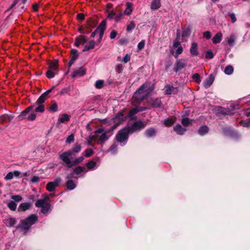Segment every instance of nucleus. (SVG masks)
<instances>
[{
  "mask_svg": "<svg viewBox=\"0 0 250 250\" xmlns=\"http://www.w3.org/2000/svg\"><path fill=\"white\" fill-rule=\"evenodd\" d=\"M126 119V116L124 114V110H122L118 112L115 118L112 119L115 123L113 125L108 131H105L103 128H99L91 134L90 137L92 141L96 142L97 144L102 143L107 140L109 137L107 133L112 132L120 124L124 122Z\"/></svg>",
  "mask_w": 250,
  "mask_h": 250,
  "instance_id": "f257e3e1",
  "label": "nucleus"
},
{
  "mask_svg": "<svg viewBox=\"0 0 250 250\" xmlns=\"http://www.w3.org/2000/svg\"><path fill=\"white\" fill-rule=\"evenodd\" d=\"M154 89L153 84L146 82L143 84L137 90L133 96V101L136 103H140L152 92Z\"/></svg>",
  "mask_w": 250,
  "mask_h": 250,
  "instance_id": "f03ea898",
  "label": "nucleus"
},
{
  "mask_svg": "<svg viewBox=\"0 0 250 250\" xmlns=\"http://www.w3.org/2000/svg\"><path fill=\"white\" fill-rule=\"evenodd\" d=\"M38 216L35 214H31L24 220H21L19 228L21 231L26 232L29 229L31 226L38 221Z\"/></svg>",
  "mask_w": 250,
  "mask_h": 250,
  "instance_id": "7ed1b4c3",
  "label": "nucleus"
},
{
  "mask_svg": "<svg viewBox=\"0 0 250 250\" xmlns=\"http://www.w3.org/2000/svg\"><path fill=\"white\" fill-rule=\"evenodd\" d=\"M128 128L126 127L120 130L116 135L117 140L120 143H123V145H125L128 138V134H131Z\"/></svg>",
  "mask_w": 250,
  "mask_h": 250,
  "instance_id": "20e7f679",
  "label": "nucleus"
},
{
  "mask_svg": "<svg viewBox=\"0 0 250 250\" xmlns=\"http://www.w3.org/2000/svg\"><path fill=\"white\" fill-rule=\"evenodd\" d=\"M35 205L37 208H41V211L43 214H47L50 210V204L45 202L44 199H40L37 200Z\"/></svg>",
  "mask_w": 250,
  "mask_h": 250,
  "instance_id": "39448f33",
  "label": "nucleus"
},
{
  "mask_svg": "<svg viewBox=\"0 0 250 250\" xmlns=\"http://www.w3.org/2000/svg\"><path fill=\"white\" fill-rule=\"evenodd\" d=\"M72 151L68 150L59 155V158L68 168L73 167V160H71Z\"/></svg>",
  "mask_w": 250,
  "mask_h": 250,
  "instance_id": "423d86ee",
  "label": "nucleus"
},
{
  "mask_svg": "<svg viewBox=\"0 0 250 250\" xmlns=\"http://www.w3.org/2000/svg\"><path fill=\"white\" fill-rule=\"evenodd\" d=\"M145 126V125L142 121H137L135 122L131 126H126V127L128 128L130 133L132 134L144 128Z\"/></svg>",
  "mask_w": 250,
  "mask_h": 250,
  "instance_id": "0eeeda50",
  "label": "nucleus"
},
{
  "mask_svg": "<svg viewBox=\"0 0 250 250\" xmlns=\"http://www.w3.org/2000/svg\"><path fill=\"white\" fill-rule=\"evenodd\" d=\"M61 181V178L58 177L55 179L54 181L48 183L46 185V189L49 192L54 191L59 185Z\"/></svg>",
  "mask_w": 250,
  "mask_h": 250,
  "instance_id": "6e6552de",
  "label": "nucleus"
},
{
  "mask_svg": "<svg viewBox=\"0 0 250 250\" xmlns=\"http://www.w3.org/2000/svg\"><path fill=\"white\" fill-rule=\"evenodd\" d=\"M54 88L55 86H53L51 89L42 93L37 100L36 103L38 104H42L44 103L47 99L48 95L51 92Z\"/></svg>",
  "mask_w": 250,
  "mask_h": 250,
  "instance_id": "1a4fd4ad",
  "label": "nucleus"
},
{
  "mask_svg": "<svg viewBox=\"0 0 250 250\" xmlns=\"http://www.w3.org/2000/svg\"><path fill=\"white\" fill-rule=\"evenodd\" d=\"M146 109V107H139L136 106L134 107L131 109L129 113L128 114L127 116L130 118L131 120H134L135 118L134 117V115L137 114L139 111H142Z\"/></svg>",
  "mask_w": 250,
  "mask_h": 250,
  "instance_id": "9d476101",
  "label": "nucleus"
},
{
  "mask_svg": "<svg viewBox=\"0 0 250 250\" xmlns=\"http://www.w3.org/2000/svg\"><path fill=\"white\" fill-rule=\"evenodd\" d=\"M187 61L186 59H181L176 62L175 64V71L177 72L187 66Z\"/></svg>",
  "mask_w": 250,
  "mask_h": 250,
  "instance_id": "9b49d317",
  "label": "nucleus"
},
{
  "mask_svg": "<svg viewBox=\"0 0 250 250\" xmlns=\"http://www.w3.org/2000/svg\"><path fill=\"white\" fill-rule=\"evenodd\" d=\"M34 105H31L28 107H27L25 110L22 111L21 114L18 116V120L19 121H21L23 120L25 117L27 116V114L33 109Z\"/></svg>",
  "mask_w": 250,
  "mask_h": 250,
  "instance_id": "f8f14e48",
  "label": "nucleus"
},
{
  "mask_svg": "<svg viewBox=\"0 0 250 250\" xmlns=\"http://www.w3.org/2000/svg\"><path fill=\"white\" fill-rule=\"evenodd\" d=\"M71 59L69 61V66H71L74 62L78 57V51L76 49H71Z\"/></svg>",
  "mask_w": 250,
  "mask_h": 250,
  "instance_id": "ddd939ff",
  "label": "nucleus"
},
{
  "mask_svg": "<svg viewBox=\"0 0 250 250\" xmlns=\"http://www.w3.org/2000/svg\"><path fill=\"white\" fill-rule=\"evenodd\" d=\"M16 222L17 220L14 217H9L6 218L4 221V223L5 224V225L9 227L14 226V225L16 223Z\"/></svg>",
  "mask_w": 250,
  "mask_h": 250,
  "instance_id": "4468645a",
  "label": "nucleus"
},
{
  "mask_svg": "<svg viewBox=\"0 0 250 250\" xmlns=\"http://www.w3.org/2000/svg\"><path fill=\"white\" fill-rule=\"evenodd\" d=\"M178 92V89L176 87L167 85L165 87V93L167 94H174Z\"/></svg>",
  "mask_w": 250,
  "mask_h": 250,
  "instance_id": "2eb2a0df",
  "label": "nucleus"
},
{
  "mask_svg": "<svg viewBox=\"0 0 250 250\" xmlns=\"http://www.w3.org/2000/svg\"><path fill=\"white\" fill-rule=\"evenodd\" d=\"M190 53L192 56H196L198 55V45L197 43L193 42L191 44V46L190 48Z\"/></svg>",
  "mask_w": 250,
  "mask_h": 250,
  "instance_id": "dca6fc26",
  "label": "nucleus"
},
{
  "mask_svg": "<svg viewBox=\"0 0 250 250\" xmlns=\"http://www.w3.org/2000/svg\"><path fill=\"white\" fill-rule=\"evenodd\" d=\"M31 207V204L30 203L25 202L21 204L18 208L19 211H25L29 209Z\"/></svg>",
  "mask_w": 250,
  "mask_h": 250,
  "instance_id": "f3484780",
  "label": "nucleus"
},
{
  "mask_svg": "<svg viewBox=\"0 0 250 250\" xmlns=\"http://www.w3.org/2000/svg\"><path fill=\"white\" fill-rule=\"evenodd\" d=\"M87 42V39L86 37L84 36L81 35L79 36L76 39V41L75 42V45L76 46H79L81 44H84L86 43Z\"/></svg>",
  "mask_w": 250,
  "mask_h": 250,
  "instance_id": "a211bd4d",
  "label": "nucleus"
},
{
  "mask_svg": "<svg viewBox=\"0 0 250 250\" xmlns=\"http://www.w3.org/2000/svg\"><path fill=\"white\" fill-rule=\"evenodd\" d=\"M126 7L124 11V14L126 15H130L133 9V4L132 3L129 2H126Z\"/></svg>",
  "mask_w": 250,
  "mask_h": 250,
  "instance_id": "6ab92c4d",
  "label": "nucleus"
},
{
  "mask_svg": "<svg viewBox=\"0 0 250 250\" xmlns=\"http://www.w3.org/2000/svg\"><path fill=\"white\" fill-rule=\"evenodd\" d=\"M174 130L179 135H183L186 131V128L182 127L181 125L178 124L173 128Z\"/></svg>",
  "mask_w": 250,
  "mask_h": 250,
  "instance_id": "aec40b11",
  "label": "nucleus"
},
{
  "mask_svg": "<svg viewBox=\"0 0 250 250\" xmlns=\"http://www.w3.org/2000/svg\"><path fill=\"white\" fill-rule=\"evenodd\" d=\"M214 80V77L212 75H210L209 77L205 80L204 85L205 88H208L212 84Z\"/></svg>",
  "mask_w": 250,
  "mask_h": 250,
  "instance_id": "412c9836",
  "label": "nucleus"
},
{
  "mask_svg": "<svg viewBox=\"0 0 250 250\" xmlns=\"http://www.w3.org/2000/svg\"><path fill=\"white\" fill-rule=\"evenodd\" d=\"M106 23L104 21H103L100 24L97 30L100 32V37H102L104 34V31L105 29Z\"/></svg>",
  "mask_w": 250,
  "mask_h": 250,
  "instance_id": "4be33fe9",
  "label": "nucleus"
},
{
  "mask_svg": "<svg viewBox=\"0 0 250 250\" xmlns=\"http://www.w3.org/2000/svg\"><path fill=\"white\" fill-rule=\"evenodd\" d=\"M86 73V70L83 68H80L78 70H76L74 71L72 74L73 77H75L78 76H82L85 75Z\"/></svg>",
  "mask_w": 250,
  "mask_h": 250,
  "instance_id": "5701e85b",
  "label": "nucleus"
},
{
  "mask_svg": "<svg viewBox=\"0 0 250 250\" xmlns=\"http://www.w3.org/2000/svg\"><path fill=\"white\" fill-rule=\"evenodd\" d=\"M95 45V42L93 40L91 41L88 44L85 45L83 50V52L88 51L94 48Z\"/></svg>",
  "mask_w": 250,
  "mask_h": 250,
  "instance_id": "b1692460",
  "label": "nucleus"
},
{
  "mask_svg": "<svg viewBox=\"0 0 250 250\" xmlns=\"http://www.w3.org/2000/svg\"><path fill=\"white\" fill-rule=\"evenodd\" d=\"M222 37V34L221 32L217 33L212 38V41L213 43L216 44L221 42Z\"/></svg>",
  "mask_w": 250,
  "mask_h": 250,
  "instance_id": "393cba45",
  "label": "nucleus"
},
{
  "mask_svg": "<svg viewBox=\"0 0 250 250\" xmlns=\"http://www.w3.org/2000/svg\"><path fill=\"white\" fill-rule=\"evenodd\" d=\"M156 131L153 128H150L146 131L145 134L147 137H151L156 135Z\"/></svg>",
  "mask_w": 250,
  "mask_h": 250,
  "instance_id": "a878e982",
  "label": "nucleus"
},
{
  "mask_svg": "<svg viewBox=\"0 0 250 250\" xmlns=\"http://www.w3.org/2000/svg\"><path fill=\"white\" fill-rule=\"evenodd\" d=\"M161 6L160 0H153L151 4V8L157 9Z\"/></svg>",
  "mask_w": 250,
  "mask_h": 250,
  "instance_id": "bb28decb",
  "label": "nucleus"
},
{
  "mask_svg": "<svg viewBox=\"0 0 250 250\" xmlns=\"http://www.w3.org/2000/svg\"><path fill=\"white\" fill-rule=\"evenodd\" d=\"M86 166L89 170L94 169L97 167L96 163L92 160L86 163Z\"/></svg>",
  "mask_w": 250,
  "mask_h": 250,
  "instance_id": "cd10ccee",
  "label": "nucleus"
},
{
  "mask_svg": "<svg viewBox=\"0 0 250 250\" xmlns=\"http://www.w3.org/2000/svg\"><path fill=\"white\" fill-rule=\"evenodd\" d=\"M66 186L69 190H72L75 188L76 184L72 180H68L66 182Z\"/></svg>",
  "mask_w": 250,
  "mask_h": 250,
  "instance_id": "c85d7f7f",
  "label": "nucleus"
},
{
  "mask_svg": "<svg viewBox=\"0 0 250 250\" xmlns=\"http://www.w3.org/2000/svg\"><path fill=\"white\" fill-rule=\"evenodd\" d=\"M208 128L207 126H202L198 130V133L200 135H204L208 133Z\"/></svg>",
  "mask_w": 250,
  "mask_h": 250,
  "instance_id": "c756f323",
  "label": "nucleus"
},
{
  "mask_svg": "<svg viewBox=\"0 0 250 250\" xmlns=\"http://www.w3.org/2000/svg\"><path fill=\"white\" fill-rule=\"evenodd\" d=\"M191 32V30L189 27L184 28L182 30V37L185 38L188 37Z\"/></svg>",
  "mask_w": 250,
  "mask_h": 250,
  "instance_id": "7c9ffc66",
  "label": "nucleus"
},
{
  "mask_svg": "<svg viewBox=\"0 0 250 250\" xmlns=\"http://www.w3.org/2000/svg\"><path fill=\"white\" fill-rule=\"evenodd\" d=\"M216 109L218 113L222 114H227L229 112V109L223 108L221 106L216 107Z\"/></svg>",
  "mask_w": 250,
  "mask_h": 250,
  "instance_id": "2f4dec72",
  "label": "nucleus"
},
{
  "mask_svg": "<svg viewBox=\"0 0 250 250\" xmlns=\"http://www.w3.org/2000/svg\"><path fill=\"white\" fill-rule=\"evenodd\" d=\"M70 120V116L67 114H63L61 118L59 119V122L61 123H64L68 122Z\"/></svg>",
  "mask_w": 250,
  "mask_h": 250,
  "instance_id": "473e14b6",
  "label": "nucleus"
},
{
  "mask_svg": "<svg viewBox=\"0 0 250 250\" xmlns=\"http://www.w3.org/2000/svg\"><path fill=\"white\" fill-rule=\"evenodd\" d=\"M8 207L12 210H15L17 208V204L13 201L9 202L7 205Z\"/></svg>",
  "mask_w": 250,
  "mask_h": 250,
  "instance_id": "72a5a7b5",
  "label": "nucleus"
},
{
  "mask_svg": "<svg viewBox=\"0 0 250 250\" xmlns=\"http://www.w3.org/2000/svg\"><path fill=\"white\" fill-rule=\"evenodd\" d=\"M175 121L172 118H167L164 121V124L166 126H170L173 125Z\"/></svg>",
  "mask_w": 250,
  "mask_h": 250,
  "instance_id": "f704fd0d",
  "label": "nucleus"
},
{
  "mask_svg": "<svg viewBox=\"0 0 250 250\" xmlns=\"http://www.w3.org/2000/svg\"><path fill=\"white\" fill-rule=\"evenodd\" d=\"M233 71V68L231 65H228L226 67L224 72L227 75H230L232 73Z\"/></svg>",
  "mask_w": 250,
  "mask_h": 250,
  "instance_id": "c9c22d12",
  "label": "nucleus"
},
{
  "mask_svg": "<svg viewBox=\"0 0 250 250\" xmlns=\"http://www.w3.org/2000/svg\"><path fill=\"white\" fill-rule=\"evenodd\" d=\"M58 104L55 102H52L51 105L50 106L49 110L51 112H56L58 110Z\"/></svg>",
  "mask_w": 250,
  "mask_h": 250,
  "instance_id": "e433bc0d",
  "label": "nucleus"
},
{
  "mask_svg": "<svg viewBox=\"0 0 250 250\" xmlns=\"http://www.w3.org/2000/svg\"><path fill=\"white\" fill-rule=\"evenodd\" d=\"M135 27V23L134 21H131L126 26V30L127 32L131 31L132 29H134Z\"/></svg>",
  "mask_w": 250,
  "mask_h": 250,
  "instance_id": "4c0bfd02",
  "label": "nucleus"
},
{
  "mask_svg": "<svg viewBox=\"0 0 250 250\" xmlns=\"http://www.w3.org/2000/svg\"><path fill=\"white\" fill-rule=\"evenodd\" d=\"M104 84V81L102 80H98L96 82L95 86L98 89L102 88Z\"/></svg>",
  "mask_w": 250,
  "mask_h": 250,
  "instance_id": "58836bf2",
  "label": "nucleus"
},
{
  "mask_svg": "<svg viewBox=\"0 0 250 250\" xmlns=\"http://www.w3.org/2000/svg\"><path fill=\"white\" fill-rule=\"evenodd\" d=\"M55 71L52 70H48L46 73V77L49 79H51L55 76Z\"/></svg>",
  "mask_w": 250,
  "mask_h": 250,
  "instance_id": "ea45409f",
  "label": "nucleus"
},
{
  "mask_svg": "<svg viewBox=\"0 0 250 250\" xmlns=\"http://www.w3.org/2000/svg\"><path fill=\"white\" fill-rule=\"evenodd\" d=\"M240 125L244 127H250V119L240 122Z\"/></svg>",
  "mask_w": 250,
  "mask_h": 250,
  "instance_id": "a19ab883",
  "label": "nucleus"
},
{
  "mask_svg": "<svg viewBox=\"0 0 250 250\" xmlns=\"http://www.w3.org/2000/svg\"><path fill=\"white\" fill-rule=\"evenodd\" d=\"M235 40V36L234 34L230 35V37L228 39L227 42L229 44L232 45L233 44Z\"/></svg>",
  "mask_w": 250,
  "mask_h": 250,
  "instance_id": "79ce46f5",
  "label": "nucleus"
},
{
  "mask_svg": "<svg viewBox=\"0 0 250 250\" xmlns=\"http://www.w3.org/2000/svg\"><path fill=\"white\" fill-rule=\"evenodd\" d=\"M81 150V146L80 145L76 144L72 148V150H70L72 151V153L73 152L74 153H78Z\"/></svg>",
  "mask_w": 250,
  "mask_h": 250,
  "instance_id": "37998d69",
  "label": "nucleus"
},
{
  "mask_svg": "<svg viewBox=\"0 0 250 250\" xmlns=\"http://www.w3.org/2000/svg\"><path fill=\"white\" fill-rule=\"evenodd\" d=\"M58 65L57 63L55 62H52L49 64V69L56 71L57 69Z\"/></svg>",
  "mask_w": 250,
  "mask_h": 250,
  "instance_id": "c03bdc74",
  "label": "nucleus"
},
{
  "mask_svg": "<svg viewBox=\"0 0 250 250\" xmlns=\"http://www.w3.org/2000/svg\"><path fill=\"white\" fill-rule=\"evenodd\" d=\"M191 123V121L188 118H185L182 119V123L183 125L186 127L189 125Z\"/></svg>",
  "mask_w": 250,
  "mask_h": 250,
  "instance_id": "a18cd8bd",
  "label": "nucleus"
},
{
  "mask_svg": "<svg viewBox=\"0 0 250 250\" xmlns=\"http://www.w3.org/2000/svg\"><path fill=\"white\" fill-rule=\"evenodd\" d=\"M70 91V87L68 86L62 88L60 92L61 95H64L65 94H69Z\"/></svg>",
  "mask_w": 250,
  "mask_h": 250,
  "instance_id": "49530a36",
  "label": "nucleus"
},
{
  "mask_svg": "<svg viewBox=\"0 0 250 250\" xmlns=\"http://www.w3.org/2000/svg\"><path fill=\"white\" fill-rule=\"evenodd\" d=\"M84 158L83 156L78 157V158L73 160V166L76 165L83 160Z\"/></svg>",
  "mask_w": 250,
  "mask_h": 250,
  "instance_id": "de8ad7c7",
  "label": "nucleus"
},
{
  "mask_svg": "<svg viewBox=\"0 0 250 250\" xmlns=\"http://www.w3.org/2000/svg\"><path fill=\"white\" fill-rule=\"evenodd\" d=\"M93 154V151L91 148L86 149L84 151V156L86 157H89Z\"/></svg>",
  "mask_w": 250,
  "mask_h": 250,
  "instance_id": "09e8293b",
  "label": "nucleus"
},
{
  "mask_svg": "<svg viewBox=\"0 0 250 250\" xmlns=\"http://www.w3.org/2000/svg\"><path fill=\"white\" fill-rule=\"evenodd\" d=\"M39 106L36 107L35 111L37 112H43L44 111V106L43 104H39Z\"/></svg>",
  "mask_w": 250,
  "mask_h": 250,
  "instance_id": "8fccbe9b",
  "label": "nucleus"
},
{
  "mask_svg": "<svg viewBox=\"0 0 250 250\" xmlns=\"http://www.w3.org/2000/svg\"><path fill=\"white\" fill-rule=\"evenodd\" d=\"M83 170L84 168L83 167L78 166L74 169V172L75 173L78 174L83 172Z\"/></svg>",
  "mask_w": 250,
  "mask_h": 250,
  "instance_id": "3c124183",
  "label": "nucleus"
},
{
  "mask_svg": "<svg viewBox=\"0 0 250 250\" xmlns=\"http://www.w3.org/2000/svg\"><path fill=\"white\" fill-rule=\"evenodd\" d=\"M152 105L154 107H158L161 105V102L159 99H155L153 101Z\"/></svg>",
  "mask_w": 250,
  "mask_h": 250,
  "instance_id": "603ef678",
  "label": "nucleus"
},
{
  "mask_svg": "<svg viewBox=\"0 0 250 250\" xmlns=\"http://www.w3.org/2000/svg\"><path fill=\"white\" fill-rule=\"evenodd\" d=\"M7 119V114H4L0 116V124H3Z\"/></svg>",
  "mask_w": 250,
  "mask_h": 250,
  "instance_id": "864d4df0",
  "label": "nucleus"
},
{
  "mask_svg": "<svg viewBox=\"0 0 250 250\" xmlns=\"http://www.w3.org/2000/svg\"><path fill=\"white\" fill-rule=\"evenodd\" d=\"M11 199L15 201L16 202H20L22 200V197L21 195H12Z\"/></svg>",
  "mask_w": 250,
  "mask_h": 250,
  "instance_id": "5fc2aeb1",
  "label": "nucleus"
},
{
  "mask_svg": "<svg viewBox=\"0 0 250 250\" xmlns=\"http://www.w3.org/2000/svg\"><path fill=\"white\" fill-rule=\"evenodd\" d=\"M74 140V134H72L67 137L66 142L67 143L70 144L71 142L73 141Z\"/></svg>",
  "mask_w": 250,
  "mask_h": 250,
  "instance_id": "6e6d98bb",
  "label": "nucleus"
},
{
  "mask_svg": "<svg viewBox=\"0 0 250 250\" xmlns=\"http://www.w3.org/2000/svg\"><path fill=\"white\" fill-rule=\"evenodd\" d=\"M192 78L195 82H196L198 83H200L201 81L200 76L197 73L194 74L192 76Z\"/></svg>",
  "mask_w": 250,
  "mask_h": 250,
  "instance_id": "4d7b16f0",
  "label": "nucleus"
},
{
  "mask_svg": "<svg viewBox=\"0 0 250 250\" xmlns=\"http://www.w3.org/2000/svg\"><path fill=\"white\" fill-rule=\"evenodd\" d=\"M145 41L143 40V41H142L141 42H140L138 44V45H137V48H138V50H142L143 48H144V46H145Z\"/></svg>",
  "mask_w": 250,
  "mask_h": 250,
  "instance_id": "13d9d810",
  "label": "nucleus"
},
{
  "mask_svg": "<svg viewBox=\"0 0 250 250\" xmlns=\"http://www.w3.org/2000/svg\"><path fill=\"white\" fill-rule=\"evenodd\" d=\"M13 177L14 176L13 172H9L6 174V175L4 177V179L6 180H9L12 179L13 178Z\"/></svg>",
  "mask_w": 250,
  "mask_h": 250,
  "instance_id": "bf43d9fd",
  "label": "nucleus"
},
{
  "mask_svg": "<svg viewBox=\"0 0 250 250\" xmlns=\"http://www.w3.org/2000/svg\"><path fill=\"white\" fill-rule=\"evenodd\" d=\"M36 118V114L34 113H31L27 117V119L29 121H34Z\"/></svg>",
  "mask_w": 250,
  "mask_h": 250,
  "instance_id": "052dcab7",
  "label": "nucleus"
},
{
  "mask_svg": "<svg viewBox=\"0 0 250 250\" xmlns=\"http://www.w3.org/2000/svg\"><path fill=\"white\" fill-rule=\"evenodd\" d=\"M207 59H212L213 57V53L210 51H208L205 55Z\"/></svg>",
  "mask_w": 250,
  "mask_h": 250,
  "instance_id": "680f3d73",
  "label": "nucleus"
},
{
  "mask_svg": "<svg viewBox=\"0 0 250 250\" xmlns=\"http://www.w3.org/2000/svg\"><path fill=\"white\" fill-rule=\"evenodd\" d=\"M229 15L231 18V22L234 23L236 21V18L235 14L233 13H229Z\"/></svg>",
  "mask_w": 250,
  "mask_h": 250,
  "instance_id": "e2e57ef3",
  "label": "nucleus"
},
{
  "mask_svg": "<svg viewBox=\"0 0 250 250\" xmlns=\"http://www.w3.org/2000/svg\"><path fill=\"white\" fill-rule=\"evenodd\" d=\"M203 37L207 39H209L211 38V33L209 31H206L203 33Z\"/></svg>",
  "mask_w": 250,
  "mask_h": 250,
  "instance_id": "0e129e2a",
  "label": "nucleus"
},
{
  "mask_svg": "<svg viewBox=\"0 0 250 250\" xmlns=\"http://www.w3.org/2000/svg\"><path fill=\"white\" fill-rule=\"evenodd\" d=\"M124 14L123 13H120L117 15H116L115 17V21H119L121 20V19L122 18L123 15Z\"/></svg>",
  "mask_w": 250,
  "mask_h": 250,
  "instance_id": "69168bd1",
  "label": "nucleus"
},
{
  "mask_svg": "<svg viewBox=\"0 0 250 250\" xmlns=\"http://www.w3.org/2000/svg\"><path fill=\"white\" fill-rule=\"evenodd\" d=\"M117 146L116 145H112L109 149V151L112 152V153H114L117 151Z\"/></svg>",
  "mask_w": 250,
  "mask_h": 250,
  "instance_id": "338daca9",
  "label": "nucleus"
},
{
  "mask_svg": "<svg viewBox=\"0 0 250 250\" xmlns=\"http://www.w3.org/2000/svg\"><path fill=\"white\" fill-rule=\"evenodd\" d=\"M130 60V56L128 54H126L125 56L123 58V61L125 63H127Z\"/></svg>",
  "mask_w": 250,
  "mask_h": 250,
  "instance_id": "774afa93",
  "label": "nucleus"
}]
</instances>
